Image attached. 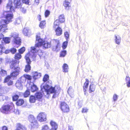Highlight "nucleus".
<instances>
[{"label": "nucleus", "mask_w": 130, "mask_h": 130, "mask_svg": "<svg viewBox=\"0 0 130 130\" xmlns=\"http://www.w3.org/2000/svg\"><path fill=\"white\" fill-rule=\"evenodd\" d=\"M14 130H26V128L20 123L16 124V128Z\"/></svg>", "instance_id": "16"}, {"label": "nucleus", "mask_w": 130, "mask_h": 130, "mask_svg": "<svg viewBox=\"0 0 130 130\" xmlns=\"http://www.w3.org/2000/svg\"><path fill=\"white\" fill-rule=\"evenodd\" d=\"M10 69L13 70L9 75L13 80L16 79L19 75L21 70L19 65V61L15 60H12L9 62Z\"/></svg>", "instance_id": "1"}, {"label": "nucleus", "mask_w": 130, "mask_h": 130, "mask_svg": "<svg viewBox=\"0 0 130 130\" xmlns=\"http://www.w3.org/2000/svg\"><path fill=\"white\" fill-rule=\"evenodd\" d=\"M31 67L30 64H27L25 66L24 71L26 72H28L30 70Z\"/></svg>", "instance_id": "45"}, {"label": "nucleus", "mask_w": 130, "mask_h": 130, "mask_svg": "<svg viewBox=\"0 0 130 130\" xmlns=\"http://www.w3.org/2000/svg\"><path fill=\"white\" fill-rule=\"evenodd\" d=\"M24 103V101L23 99H20L17 101L15 104L19 106L23 105Z\"/></svg>", "instance_id": "24"}, {"label": "nucleus", "mask_w": 130, "mask_h": 130, "mask_svg": "<svg viewBox=\"0 0 130 130\" xmlns=\"http://www.w3.org/2000/svg\"><path fill=\"white\" fill-rule=\"evenodd\" d=\"M10 50L11 52L13 54L15 53L17 51V50L14 48H11Z\"/></svg>", "instance_id": "53"}, {"label": "nucleus", "mask_w": 130, "mask_h": 130, "mask_svg": "<svg viewBox=\"0 0 130 130\" xmlns=\"http://www.w3.org/2000/svg\"><path fill=\"white\" fill-rule=\"evenodd\" d=\"M37 18L39 21H40L41 20V16L40 14H38L37 16Z\"/></svg>", "instance_id": "62"}, {"label": "nucleus", "mask_w": 130, "mask_h": 130, "mask_svg": "<svg viewBox=\"0 0 130 130\" xmlns=\"http://www.w3.org/2000/svg\"><path fill=\"white\" fill-rule=\"evenodd\" d=\"M25 76L26 79H27L30 83H34L35 82V80L33 77V76H32L30 75L26 74Z\"/></svg>", "instance_id": "19"}, {"label": "nucleus", "mask_w": 130, "mask_h": 130, "mask_svg": "<svg viewBox=\"0 0 130 130\" xmlns=\"http://www.w3.org/2000/svg\"><path fill=\"white\" fill-rule=\"evenodd\" d=\"M21 1L23 4L24 3L26 5H29V0H21Z\"/></svg>", "instance_id": "52"}, {"label": "nucleus", "mask_w": 130, "mask_h": 130, "mask_svg": "<svg viewBox=\"0 0 130 130\" xmlns=\"http://www.w3.org/2000/svg\"><path fill=\"white\" fill-rule=\"evenodd\" d=\"M68 40L66 41L63 42L62 43V47L63 49H65L67 46Z\"/></svg>", "instance_id": "47"}, {"label": "nucleus", "mask_w": 130, "mask_h": 130, "mask_svg": "<svg viewBox=\"0 0 130 130\" xmlns=\"http://www.w3.org/2000/svg\"><path fill=\"white\" fill-rule=\"evenodd\" d=\"M50 124L52 127L51 128H53L55 129V130H56L58 127V125L56 122L52 120L50 121Z\"/></svg>", "instance_id": "21"}, {"label": "nucleus", "mask_w": 130, "mask_h": 130, "mask_svg": "<svg viewBox=\"0 0 130 130\" xmlns=\"http://www.w3.org/2000/svg\"><path fill=\"white\" fill-rule=\"evenodd\" d=\"M8 12L9 11H6L4 12V17L5 19L2 20L1 21V23H6L8 24L12 21V20L13 18V15L12 14L8 13Z\"/></svg>", "instance_id": "4"}, {"label": "nucleus", "mask_w": 130, "mask_h": 130, "mask_svg": "<svg viewBox=\"0 0 130 130\" xmlns=\"http://www.w3.org/2000/svg\"><path fill=\"white\" fill-rule=\"evenodd\" d=\"M115 41L116 44H119L121 42V38L119 36L115 35Z\"/></svg>", "instance_id": "33"}, {"label": "nucleus", "mask_w": 130, "mask_h": 130, "mask_svg": "<svg viewBox=\"0 0 130 130\" xmlns=\"http://www.w3.org/2000/svg\"><path fill=\"white\" fill-rule=\"evenodd\" d=\"M20 10L23 13H25L26 11V9L25 8H20Z\"/></svg>", "instance_id": "57"}, {"label": "nucleus", "mask_w": 130, "mask_h": 130, "mask_svg": "<svg viewBox=\"0 0 130 130\" xmlns=\"http://www.w3.org/2000/svg\"><path fill=\"white\" fill-rule=\"evenodd\" d=\"M63 71V72L66 73L68 71L69 67L68 64L66 63H64L62 66Z\"/></svg>", "instance_id": "25"}, {"label": "nucleus", "mask_w": 130, "mask_h": 130, "mask_svg": "<svg viewBox=\"0 0 130 130\" xmlns=\"http://www.w3.org/2000/svg\"><path fill=\"white\" fill-rule=\"evenodd\" d=\"M21 21V20L20 18H18L17 19L15 22L14 23L15 24H19Z\"/></svg>", "instance_id": "51"}, {"label": "nucleus", "mask_w": 130, "mask_h": 130, "mask_svg": "<svg viewBox=\"0 0 130 130\" xmlns=\"http://www.w3.org/2000/svg\"><path fill=\"white\" fill-rule=\"evenodd\" d=\"M21 54L19 53H17L15 54L14 57L15 59H12V60H15L17 61H19V63L20 61L19 60L22 57Z\"/></svg>", "instance_id": "27"}, {"label": "nucleus", "mask_w": 130, "mask_h": 130, "mask_svg": "<svg viewBox=\"0 0 130 130\" xmlns=\"http://www.w3.org/2000/svg\"><path fill=\"white\" fill-rule=\"evenodd\" d=\"M1 72L2 74L4 75H6L7 74V72L6 71L3 69L1 70Z\"/></svg>", "instance_id": "55"}, {"label": "nucleus", "mask_w": 130, "mask_h": 130, "mask_svg": "<svg viewBox=\"0 0 130 130\" xmlns=\"http://www.w3.org/2000/svg\"><path fill=\"white\" fill-rule=\"evenodd\" d=\"M3 40L5 43H9L10 42V38L8 37H3Z\"/></svg>", "instance_id": "41"}, {"label": "nucleus", "mask_w": 130, "mask_h": 130, "mask_svg": "<svg viewBox=\"0 0 130 130\" xmlns=\"http://www.w3.org/2000/svg\"><path fill=\"white\" fill-rule=\"evenodd\" d=\"M46 21L44 20L40 22L39 24V27L42 29L44 28L46 26Z\"/></svg>", "instance_id": "30"}, {"label": "nucleus", "mask_w": 130, "mask_h": 130, "mask_svg": "<svg viewBox=\"0 0 130 130\" xmlns=\"http://www.w3.org/2000/svg\"><path fill=\"white\" fill-rule=\"evenodd\" d=\"M60 23L58 20V19L56 20L54 22L53 26V28H56V27H59V26Z\"/></svg>", "instance_id": "38"}, {"label": "nucleus", "mask_w": 130, "mask_h": 130, "mask_svg": "<svg viewBox=\"0 0 130 130\" xmlns=\"http://www.w3.org/2000/svg\"><path fill=\"white\" fill-rule=\"evenodd\" d=\"M15 85V86L18 88H19L22 86V83L18 80L16 82Z\"/></svg>", "instance_id": "43"}, {"label": "nucleus", "mask_w": 130, "mask_h": 130, "mask_svg": "<svg viewBox=\"0 0 130 130\" xmlns=\"http://www.w3.org/2000/svg\"><path fill=\"white\" fill-rule=\"evenodd\" d=\"M52 42L53 45V50L58 51L60 48L59 40L57 39H53L52 40Z\"/></svg>", "instance_id": "9"}, {"label": "nucleus", "mask_w": 130, "mask_h": 130, "mask_svg": "<svg viewBox=\"0 0 130 130\" xmlns=\"http://www.w3.org/2000/svg\"><path fill=\"white\" fill-rule=\"evenodd\" d=\"M26 75V74H24L23 76H21L18 80L20 81V82H21L22 83H25L26 79L25 76Z\"/></svg>", "instance_id": "32"}, {"label": "nucleus", "mask_w": 130, "mask_h": 130, "mask_svg": "<svg viewBox=\"0 0 130 130\" xmlns=\"http://www.w3.org/2000/svg\"><path fill=\"white\" fill-rule=\"evenodd\" d=\"M1 25H0V32H1L3 33H5L7 32V30H8L7 28V24L6 23H4L5 24H3V23H1L0 22Z\"/></svg>", "instance_id": "13"}, {"label": "nucleus", "mask_w": 130, "mask_h": 130, "mask_svg": "<svg viewBox=\"0 0 130 130\" xmlns=\"http://www.w3.org/2000/svg\"><path fill=\"white\" fill-rule=\"evenodd\" d=\"M21 95V93L20 92H17L16 93L13 95L12 97L13 101H17L19 99V96Z\"/></svg>", "instance_id": "18"}, {"label": "nucleus", "mask_w": 130, "mask_h": 130, "mask_svg": "<svg viewBox=\"0 0 130 130\" xmlns=\"http://www.w3.org/2000/svg\"><path fill=\"white\" fill-rule=\"evenodd\" d=\"M29 55L30 54L29 53H27L25 57V58L26 60V62L27 64H30L31 62V61L29 57Z\"/></svg>", "instance_id": "23"}, {"label": "nucleus", "mask_w": 130, "mask_h": 130, "mask_svg": "<svg viewBox=\"0 0 130 130\" xmlns=\"http://www.w3.org/2000/svg\"><path fill=\"white\" fill-rule=\"evenodd\" d=\"M30 94L29 90L28 89H27L23 93V96L24 98H26L28 97Z\"/></svg>", "instance_id": "40"}, {"label": "nucleus", "mask_w": 130, "mask_h": 130, "mask_svg": "<svg viewBox=\"0 0 130 130\" xmlns=\"http://www.w3.org/2000/svg\"><path fill=\"white\" fill-rule=\"evenodd\" d=\"M96 88V85H94L92 83H91L89 88V92L91 93L94 92Z\"/></svg>", "instance_id": "20"}, {"label": "nucleus", "mask_w": 130, "mask_h": 130, "mask_svg": "<svg viewBox=\"0 0 130 130\" xmlns=\"http://www.w3.org/2000/svg\"><path fill=\"white\" fill-rule=\"evenodd\" d=\"M41 76L40 73H38L36 72H34V75L33 76V77L34 78L35 80H36V79L41 77Z\"/></svg>", "instance_id": "31"}, {"label": "nucleus", "mask_w": 130, "mask_h": 130, "mask_svg": "<svg viewBox=\"0 0 130 130\" xmlns=\"http://www.w3.org/2000/svg\"><path fill=\"white\" fill-rule=\"evenodd\" d=\"M25 51V48L24 47H23L20 49L18 51L19 53L21 54L23 53Z\"/></svg>", "instance_id": "50"}, {"label": "nucleus", "mask_w": 130, "mask_h": 130, "mask_svg": "<svg viewBox=\"0 0 130 130\" xmlns=\"http://www.w3.org/2000/svg\"><path fill=\"white\" fill-rule=\"evenodd\" d=\"M11 37L13 38V42L15 44L20 46L21 44V39L19 36L18 34L16 32L12 33Z\"/></svg>", "instance_id": "6"}, {"label": "nucleus", "mask_w": 130, "mask_h": 130, "mask_svg": "<svg viewBox=\"0 0 130 130\" xmlns=\"http://www.w3.org/2000/svg\"><path fill=\"white\" fill-rule=\"evenodd\" d=\"M56 35L58 36H60L62 33V28L60 27H58L55 28Z\"/></svg>", "instance_id": "15"}, {"label": "nucleus", "mask_w": 130, "mask_h": 130, "mask_svg": "<svg viewBox=\"0 0 130 130\" xmlns=\"http://www.w3.org/2000/svg\"><path fill=\"white\" fill-rule=\"evenodd\" d=\"M29 100L30 103H34L36 100V97L34 95H31L29 97Z\"/></svg>", "instance_id": "37"}, {"label": "nucleus", "mask_w": 130, "mask_h": 130, "mask_svg": "<svg viewBox=\"0 0 130 130\" xmlns=\"http://www.w3.org/2000/svg\"><path fill=\"white\" fill-rule=\"evenodd\" d=\"M28 119L31 123V125L33 128L37 127L38 123L35 117L32 115H30L28 116Z\"/></svg>", "instance_id": "5"}, {"label": "nucleus", "mask_w": 130, "mask_h": 130, "mask_svg": "<svg viewBox=\"0 0 130 130\" xmlns=\"http://www.w3.org/2000/svg\"><path fill=\"white\" fill-rule=\"evenodd\" d=\"M49 77L48 75L47 74L44 75L43 78V81L44 82L47 81L49 79Z\"/></svg>", "instance_id": "48"}, {"label": "nucleus", "mask_w": 130, "mask_h": 130, "mask_svg": "<svg viewBox=\"0 0 130 130\" xmlns=\"http://www.w3.org/2000/svg\"><path fill=\"white\" fill-rule=\"evenodd\" d=\"M30 30L27 28H24L23 30V33L25 36H28L30 33Z\"/></svg>", "instance_id": "29"}, {"label": "nucleus", "mask_w": 130, "mask_h": 130, "mask_svg": "<svg viewBox=\"0 0 130 130\" xmlns=\"http://www.w3.org/2000/svg\"><path fill=\"white\" fill-rule=\"evenodd\" d=\"M12 78L9 75H7L4 78L3 83H7L8 86H12L13 84V81L12 80Z\"/></svg>", "instance_id": "12"}, {"label": "nucleus", "mask_w": 130, "mask_h": 130, "mask_svg": "<svg viewBox=\"0 0 130 130\" xmlns=\"http://www.w3.org/2000/svg\"><path fill=\"white\" fill-rule=\"evenodd\" d=\"M14 3V7L12 6V2H9L7 4V8L9 9V11L10 12H14L15 8H21L23 4L21 0H17L16 2Z\"/></svg>", "instance_id": "2"}, {"label": "nucleus", "mask_w": 130, "mask_h": 130, "mask_svg": "<svg viewBox=\"0 0 130 130\" xmlns=\"http://www.w3.org/2000/svg\"><path fill=\"white\" fill-rule=\"evenodd\" d=\"M68 130H74L73 127L69 125L68 126Z\"/></svg>", "instance_id": "61"}, {"label": "nucleus", "mask_w": 130, "mask_h": 130, "mask_svg": "<svg viewBox=\"0 0 130 130\" xmlns=\"http://www.w3.org/2000/svg\"><path fill=\"white\" fill-rule=\"evenodd\" d=\"M39 2V0H35L34 4L36 5H38Z\"/></svg>", "instance_id": "58"}, {"label": "nucleus", "mask_w": 130, "mask_h": 130, "mask_svg": "<svg viewBox=\"0 0 130 130\" xmlns=\"http://www.w3.org/2000/svg\"><path fill=\"white\" fill-rule=\"evenodd\" d=\"M68 92L69 95L72 96L74 94V90L71 87H70L68 90Z\"/></svg>", "instance_id": "34"}, {"label": "nucleus", "mask_w": 130, "mask_h": 130, "mask_svg": "<svg viewBox=\"0 0 130 130\" xmlns=\"http://www.w3.org/2000/svg\"><path fill=\"white\" fill-rule=\"evenodd\" d=\"M37 47H35V45L34 47H31L30 52L33 53H35L38 52V50L36 49Z\"/></svg>", "instance_id": "44"}, {"label": "nucleus", "mask_w": 130, "mask_h": 130, "mask_svg": "<svg viewBox=\"0 0 130 130\" xmlns=\"http://www.w3.org/2000/svg\"><path fill=\"white\" fill-rule=\"evenodd\" d=\"M50 12L49 10H45L44 13V14L45 17H47L50 14Z\"/></svg>", "instance_id": "49"}, {"label": "nucleus", "mask_w": 130, "mask_h": 130, "mask_svg": "<svg viewBox=\"0 0 130 130\" xmlns=\"http://www.w3.org/2000/svg\"><path fill=\"white\" fill-rule=\"evenodd\" d=\"M14 105L13 103L3 105L0 108V111L3 113H7L11 111H15Z\"/></svg>", "instance_id": "3"}, {"label": "nucleus", "mask_w": 130, "mask_h": 130, "mask_svg": "<svg viewBox=\"0 0 130 130\" xmlns=\"http://www.w3.org/2000/svg\"><path fill=\"white\" fill-rule=\"evenodd\" d=\"M88 109L86 107L83 108L82 110V113H85L87 112L88 110Z\"/></svg>", "instance_id": "54"}, {"label": "nucleus", "mask_w": 130, "mask_h": 130, "mask_svg": "<svg viewBox=\"0 0 130 130\" xmlns=\"http://www.w3.org/2000/svg\"><path fill=\"white\" fill-rule=\"evenodd\" d=\"M36 39L37 41H38V42L35 44V47H37L43 40L40 38V34H39L36 35Z\"/></svg>", "instance_id": "17"}, {"label": "nucleus", "mask_w": 130, "mask_h": 130, "mask_svg": "<svg viewBox=\"0 0 130 130\" xmlns=\"http://www.w3.org/2000/svg\"><path fill=\"white\" fill-rule=\"evenodd\" d=\"M41 130H55V129L53 128H51L49 126L47 125H45L42 127Z\"/></svg>", "instance_id": "28"}, {"label": "nucleus", "mask_w": 130, "mask_h": 130, "mask_svg": "<svg viewBox=\"0 0 130 130\" xmlns=\"http://www.w3.org/2000/svg\"><path fill=\"white\" fill-rule=\"evenodd\" d=\"M58 20H59L60 23H62L64 22L65 21V19L64 15L62 14L60 15Z\"/></svg>", "instance_id": "35"}, {"label": "nucleus", "mask_w": 130, "mask_h": 130, "mask_svg": "<svg viewBox=\"0 0 130 130\" xmlns=\"http://www.w3.org/2000/svg\"><path fill=\"white\" fill-rule=\"evenodd\" d=\"M67 52L66 50H64L61 51L60 54V56L61 57H64L66 55Z\"/></svg>", "instance_id": "46"}, {"label": "nucleus", "mask_w": 130, "mask_h": 130, "mask_svg": "<svg viewBox=\"0 0 130 130\" xmlns=\"http://www.w3.org/2000/svg\"><path fill=\"white\" fill-rule=\"evenodd\" d=\"M3 47L1 44H0V55L2 54L3 52Z\"/></svg>", "instance_id": "59"}, {"label": "nucleus", "mask_w": 130, "mask_h": 130, "mask_svg": "<svg viewBox=\"0 0 130 130\" xmlns=\"http://www.w3.org/2000/svg\"><path fill=\"white\" fill-rule=\"evenodd\" d=\"M127 86L128 87H130V77L128 76H126L125 78Z\"/></svg>", "instance_id": "39"}, {"label": "nucleus", "mask_w": 130, "mask_h": 130, "mask_svg": "<svg viewBox=\"0 0 130 130\" xmlns=\"http://www.w3.org/2000/svg\"><path fill=\"white\" fill-rule=\"evenodd\" d=\"M41 46L45 49L50 48L51 46V42L47 40H43L37 47H39Z\"/></svg>", "instance_id": "11"}, {"label": "nucleus", "mask_w": 130, "mask_h": 130, "mask_svg": "<svg viewBox=\"0 0 130 130\" xmlns=\"http://www.w3.org/2000/svg\"><path fill=\"white\" fill-rule=\"evenodd\" d=\"M35 96L38 100H39L42 98L43 96L41 92H37L35 94Z\"/></svg>", "instance_id": "26"}, {"label": "nucleus", "mask_w": 130, "mask_h": 130, "mask_svg": "<svg viewBox=\"0 0 130 130\" xmlns=\"http://www.w3.org/2000/svg\"><path fill=\"white\" fill-rule=\"evenodd\" d=\"M118 98V96L116 94H114L113 96V99L114 101H116Z\"/></svg>", "instance_id": "56"}, {"label": "nucleus", "mask_w": 130, "mask_h": 130, "mask_svg": "<svg viewBox=\"0 0 130 130\" xmlns=\"http://www.w3.org/2000/svg\"><path fill=\"white\" fill-rule=\"evenodd\" d=\"M63 5L66 10H69L71 8L70 2L67 1L66 0L64 1Z\"/></svg>", "instance_id": "22"}, {"label": "nucleus", "mask_w": 130, "mask_h": 130, "mask_svg": "<svg viewBox=\"0 0 130 130\" xmlns=\"http://www.w3.org/2000/svg\"><path fill=\"white\" fill-rule=\"evenodd\" d=\"M64 36L67 41L68 40L70 37L69 32L67 31L64 32Z\"/></svg>", "instance_id": "42"}, {"label": "nucleus", "mask_w": 130, "mask_h": 130, "mask_svg": "<svg viewBox=\"0 0 130 130\" xmlns=\"http://www.w3.org/2000/svg\"><path fill=\"white\" fill-rule=\"evenodd\" d=\"M37 118L40 122H45L47 119V115L44 112H40L37 115Z\"/></svg>", "instance_id": "8"}, {"label": "nucleus", "mask_w": 130, "mask_h": 130, "mask_svg": "<svg viewBox=\"0 0 130 130\" xmlns=\"http://www.w3.org/2000/svg\"><path fill=\"white\" fill-rule=\"evenodd\" d=\"M2 130H9L7 127L5 126H3L2 127Z\"/></svg>", "instance_id": "60"}, {"label": "nucleus", "mask_w": 130, "mask_h": 130, "mask_svg": "<svg viewBox=\"0 0 130 130\" xmlns=\"http://www.w3.org/2000/svg\"><path fill=\"white\" fill-rule=\"evenodd\" d=\"M43 88L45 89V91L46 92L47 94L53 93H55L56 92L55 87L52 86L50 88L49 86L48 85L44 86Z\"/></svg>", "instance_id": "10"}, {"label": "nucleus", "mask_w": 130, "mask_h": 130, "mask_svg": "<svg viewBox=\"0 0 130 130\" xmlns=\"http://www.w3.org/2000/svg\"><path fill=\"white\" fill-rule=\"evenodd\" d=\"M60 108L63 113H67L70 111L68 105L65 102H61L60 104Z\"/></svg>", "instance_id": "7"}, {"label": "nucleus", "mask_w": 130, "mask_h": 130, "mask_svg": "<svg viewBox=\"0 0 130 130\" xmlns=\"http://www.w3.org/2000/svg\"><path fill=\"white\" fill-rule=\"evenodd\" d=\"M4 35L2 34H0V40L3 38V37H4Z\"/></svg>", "instance_id": "64"}, {"label": "nucleus", "mask_w": 130, "mask_h": 130, "mask_svg": "<svg viewBox=\"0 0 130 130\" xmlns=\"http://www.w3.org/2000/svg\"><path fill=\"white\" fill-rule=\"evenodd\" d=\"M38 88L37 87V86L34 84H33V85L31 86V91L32 92H34L38 91Z\"/></svg>", "instance_id": "36"}, {"label": "nucleus", "mask_w": 130, "mask_h": 130, "mask_svg": "<svg viewBox=\"0 0 130 130\" xmlns=\"http://www.w3.org/2000/svg\"><path fill=\"white\" fill-rule=\"evenodd\" d=\"M89 80L87 78L85 79V81L84 83L83 86V90L84 93L85 95H86L88 94L87 92V89L88 85L89 84Z\"/></svg>", "instance_id": "14"}, {"label": "nucleus", "mask_w": 130, "mask_h": 130, "mask_svg": "<svg viewBox=\"0 0 130 130\" xmlns=\"http://www.w3.org/2000/svg\"><path fill=\"white\" fill-rule=\"evenodd\" d=\"M4 96L3 95H0V101H2L3 100Z\"/></svg>", "instance_id": "63"}]
</instances>
